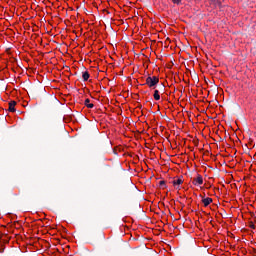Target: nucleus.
Returning <instances> with one entry per match:
<instances>
[{
	"instance_id": "obj_15",
	"label": "nucleus",
	"mask_w": 256,
	"mask_h": 256,
	"mask_svg": "<svg viewBox=\"0 0 256 256\" xmlns=\"http://www.w3.org/2000/svg\"><path fill=\"white\" fill-rule=\"evenodd\" d=\"M173 229H177V227H175V225L172 226Z\"/></svg>"
},
{
	"instance_id": "obj_11",
	"label": "nucleus",
	"mask_w": 256,
	"mask_h": 256,
	"mask_svg": "<svg viewBox=\"0 0 256 256\" xmlns=\"http://www.w3.org/2000/svg\"><path fill=\"white\" fill-rule=\"evenodd\" d=\"M160 89H161L162 91H165V85L162 84V86L160 87Z\"/></svg>"
},
{
	"instance_id": "obj_6",
	"label": "nucleus",
	"mask_w": 256,
	"mask_h": 256,
	"mask_svg": "<svg viewBox=\"0 0 256 256\" xmlns=\"http://www.w3.org/2000/svg\"><path fill=\"white\" fill-rule=\"evenodd\" d=\"M89 72L88 71H85L82 73V78H83V81H89Z\"/></svg>"
},
{
	"instance_id": "obj_5",
	"label": "nucleus",
	"mask_w": 256,
	"mask_h": 256,
	"mask_svg": "<svg viewBox=\"0 0 256 256\" xmlns=\"http://www.w3.org/2000/svg\"><path fill=\"white\" fill-rule=\"evenodd\" d=\"M84 105L88 107V109H93V107H95V105L91 103V100H89V98L84 101Z\"/></svg>"
},
{
	"instance_id": "obj_4",
	"label": "nucleus",
	"mask_w": 256,
	"mask_h": 256,
	"mask_svg": "<svg viewBox=\"0 0 256 256\" xmlns=\"http://www.w3.org/2000/svg\"><path fill=\"white\" fill-rule=\"evenodd\" d=\"M202 203L204 204V207H208V205H211V203H213V198H204L202 199Z\"/></svg>"
},
{
	"instance_id": "obj_13",
	"label": "nucleus",
	"mask_w": 256,
	"mask_h": 256,
	"mask_svg": "<svg viewBox=\"0 0 256 256\" xmlns=\"http://www.w3.org/2000/svg\"><path fill=\"white\" fill-rule=\"evenodd\" d=\"M131 226H124V229H130Z\"/></svg>"
},
{
	"instance_id": "obj_10",
	"label": "nucleus",
	"mask_w": 256,
	"mask_h": 256,
	"mask_svg": "<svg viewBox=\"0 0 256 256\" xmlns=\"http://www.w3.org/2000/svg\"><path fill=\"white\" fill-rule=\"evenodd\" d=\"M173 3H175L176 5H179L181 3V0H172Z\"/></svg>"
},
{
	"instance_id": "obj_16",
	"label": "nucleus",
	"mask_w": 256,
	"mask_h": 256,
	"mask_svg": "<svg viewBox=\"0 0 256 256\" xmlns=\"http://www.w3.org/2000/svg\"><path fill=\"white\" fill-rule=\"evenodd\" d=\"M38 223H41V220H38Z\"/></svg>"
},
{
	"instance_id": "obj_12",
	"label": "nucleus",
	"mask_w": 256,
	"mask_h": 256,
	"mask_svg": "<svg viewBox=\"0 0 256 256\" xmlns=\"http://www.w3.org/2000/svg\"><path fill=\"white\" fill-rule=\"evenodd\" d=\"M250 228L251 229H255V225H250Z\"/></svg>"
},
{
	"instance_id": "obj_14",
	"label": "nucleus",
	"mask_w": 256,
	"mask_h": 256,
	"mask_svg": "<svg viewBox=\"0 0 256 256\" xmlns=\"http://www.w3.org/2000/svg\"><path fill=\"white\" fill-rule=\"evenodd\" d=\"M19 225H23V221H18Z\"/></svg>"
},
{
	"instance_id": "obj_8",
	"label": "nucleus",
	"mask_w": 256,
	"mask_h": 256,
	"mask_svg": "<svg viewBox=\"0 0 256 256\" xmlns=\"http://www.w3.org/2000/svg\"><path fill=\"white\" fill-rule=\"evenodd\" d=\"M154 99L155 101H159V99H161V95H159V90L154 91Z\"/></svg>"
},
{
	"instance_id": "obj_3",
	"label": "nucleus",
	"mask_w": 256,
	"mask_h": 256,
	"mask_svg": "<svg viewBox=\"0 0 256 256\" xmlns=\"http://www.w3.org/2000/svg\"><path fill=\"white\" fill-rule=\"evenodd\" d=\"M15 105H17L16 101H10L8 111H10L11 113H15Z\"/></svg>"
},
{
	"instance_id": "obj_7",
	"label": "nucleus",
	"mask_w": 256,
	"mask_h": 256,
	"mask_svg": "<svg viewBox=\"0 0 256 256\" xmlns=\"http://www.w3.org/2000/svg\"><path fill=\"white\" fill-rule=\"evenodd\" d=\"M172 183H173L174 187L177 186V185H182L183 179L178 178V179H176V180H173Z\"/></svg>"
},
{
	"instance_id": "obj_2",
	"label": "nucleus",
	"mask_w": 256,
	"mask_h": 256,
	"mask_svg": "<svg viewBox=\"0 0 256 256\" xmlns=\"http://www.w3.org/2000/svg\"><path fill=\"white\" fill-rule=\"evenodd\" d=\"M193 185H203V176L201 174H197V177L192 181Z\"/></svg>"
},
{
	"instance_id": "obj_17",
	"label": "nucleus",
	"mask_w": 256,
	"mask_h": 256,
	"mask_svg": "<svg viewBox=\"0 0 256 256\" xmlns=\"http://www.w3.org/2000/svg\"><path fill=\"white\" fill-rule=\"evenodd\" d=\"M1 227H7V226H1Z\"/></svg>"
},
{
	"instance_id": "obj_9",
	"label": "nucleus",
	"mask_w": 256,
	"mask_h": 256,
	"mask_svg": "<svg viewBox=\"0 0 256 256\" xmlns=\"http://www.w3.org/2000/svg\"><path fill=\"white\" fill-rule=\"evenodd\" d=\"M159 187H162V189H163L164 187H167L165 180H161V181L159 182Z\"/></svg>"
},
{
	"instance_id": "obj_1",
	"label": "nucleus",
	"mask_w": 256,
	"mask_h": 256,
	"mask_svg": "<svg viewBox=\"0 0 256 256\" xmlns=\"http://www.w3.org/2000/svg\"><path fill=\"white\" fill-rule=\"evenodd\" d=\"M159 84V77L157 76H148L146 78V83L145 85H148V87H150V89H153L155 88L156 85Z\"/></svg>"
}]
</instances>
